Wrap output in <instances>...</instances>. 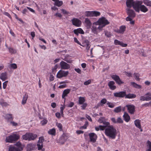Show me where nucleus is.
<instances>
[{"label": "nucleus", "mask_w": 151, "mask_h": 151, "mask_svg": "<svg viewBox=\"0 0 151 151\" xmlns=\"http://www.w3.org/2000/svg\"><path fill=\"white\" fill-rule=\"evenodd\" d=\"M105 133L109 137L115 139L117 134L116 130L112 126H109L105 129Z\"/></svg>", "instance_id": "nucleus-1"}, {"label": "nucleus", "mask_w": 151, "mask_h": 151, "mask_svg": "<svg viewBox=\"0 0 151 151\" xmlns=\"http://www.w3.org/2000/svg\"><path fill=\"white\" fill-rule=\"evenodd\" d=\"M142 2L140 1L136 3L135 7L136 11L139 13L140 11L144 13H145L148 11V8L145 5H142Z\"/></svg>", "instance_id": "nucleus-2"}, {"label": "nucleus", "mask_w": 151, "mask_h": 151, "mask_svg": "<svg viewBox=\"0 0 151 151\" xmlns=\"http://www.w3.org/2000/svg\"><path fill=\"white\" fill-rule=\"evenodd\" d=\"M96 23H98L99 25L98 29L100 30H101L103 27L109 24V22L105 18L102 17L99 18L96 22Z\"/></svg>", "instance_id": "nucleus-3"}, {"label": "nucleus", "mask_w": 151, "mask_h": 151, "mask_svg": "<svg viewBox=\"0 0 151 151\" xmlns=\"http://www.w3.org/2000/svg\"><path fill=\"white\" fill-rule=\"evenodd\" d=\"M15 145L17 147L11 146L9 147L8 151H21L22 150L23 146L20 142H17Z\"/></svg>", "instance_id": "nucleus-4"}, {"label": "nucleus", "mask_w": 151, "mask_h": 151, "mask_svg": "<svg viewBox=\"0 0 151 151\" xmlns=\"http://www.w3.org/2000/svg\"><path fill=\"white\" fill-rule=\"evenodd\" d=\"M19 138V136L18 134H13L7 137L6 139V142L12 143L17 141Z\"/></svg>", "instance_id": "nucleus-5"}, {"label": "nucleus", "mask_w": 151, "mask_h": 151, "mask_svg": "<svg viewBox=\"0 0 151 151\" xmlns=\"http://www.w3.org/2000/svg\"><path fill=\"white\" fill-rule=\"evenodd\" d=\"M44 141V138L43 137H40L39 138V140L37 144L38 150L42 151H45V149L43 148V142Z\"/></svg>", "instance_id": "nucleus-6"}, {"label": "nucleus", "mask_w": 151, "mask_h": 151, "mask_svg": "<svg viewBox=\"0 0 151 151\" xmlns=\"http://www.w3.org/2000/svg\"><path fill=\"white\" fill-rule=\"evenodd\" d=\"M139 1H134L133 0H127L126 2L127 6L129 9L132 6L135 10V4L136 3L138 2Z\"/></svg>", "instance_id": "nucleus-7"}, {"label": "nucleus", "mask_w": 151, "mask_h": 151, "mask_svg": "<svg viewBox=\"0 0 151 151\" xmlns=\"http://www.w3.org/2000/svg\"><path fill=\"white\" fill-rule=\"evenodd\" d=\"M111 78L115 81L116 83L118 85H120L124 83V82L122 81L119 76L116 75H112L111 76Z\"/></svg>", "instance_id": "nucleus-8"}, {"label": "nucleus", "mask_w": 151, "mask_h": 151, "mask_svg": "<svg viewBox=\"0 0 151 151\" xmlns=\"http://www.w3.org/2000/svg\"><path fill=\"white\" fill-rule=\"evenodd\" d=\"M111 78L115 81L116 83L118 85H120L124 83V82L122 81L119 76L116 75H112L111 76Z\"/></svg>", "instance_id": "nucleus-9"}, {"label": "nucleus", "mask_w": 151, "mask_h": 151, "mask_svg": "<svg viewBox=\"0 0 151 151\" xmlns=\"http://www.w3.org/2000/svg\"><path fill=\"white\" fill-rule=\"evenodd\" d=\"M68 71H65L60 70L57 73V77L60 78L63 77H66L68 74Z\"/></svg>", "instance_id": "nucleus-10"}, {"label": "nucleus", "mask_w": 151, "mask_h": 151, "mask_svg": "<svg viewBox=\"0 0 151 151\" xmlns=\"http://www.w3.org/2000/svg\"><path fill=\"white\" fill-rule=\"evenodd\" d=\"M126 107L127 108L128 112L131 114H134L135 112V107L132 104L127 105Z\"/></svg>", "instance_id": "nucleus-11"}, {"label": "nucleus", "mask_w": 151, "mask_h": 151, "mask_svg": "<svg viewBox=\"0 0 151 151\" xmlns=\"http://www.w3.org/2000/svg\"><path fill=\"white\" fill-rule=\"evenodd\" d=\"M72 24L73 25L77 27L80 26L81 24V21L78 19L74 18L71 20Z\"/></svg>", "instance_id": "nucleus-12"}, {"label": "nucleus", "mask_w": 151, "mask_h": 151, "mask_svg": "<svg viewBox=\"0 0 151 151\" xmlns=\"http://www.w3.org/2000/svg\"><path fill=\"white\" fill-rule=\"evenodd\" d=\"M60 65L61 69H68L70 67V65L69 64L63 61H62L60 63Z\"/></svg>", "instance_id": "nucleus-13"}, {"label": "nucleus", "mask_w": 151, "mask_h": 151, "mask_svg": "<svg viewBox=\"0 0 151 151\" xmlns=\"http://www.w3.org/2000/svg\"><path fill=\"white\" fill-rule=\"evenodd\" d=\"M90 140L91 142L94 143L96 141L97 138L96 135L94 133H89V134Z\"/></svg>", "instance_id": "nucleus-14"}, {"label": "nucleus", "mask_w": 151, "mask_h": 151, "mask_svg": "<svg viewBox=\"0 0 151 151\" xmlns=\"http://www.w3.org/2000/svg\"><path fill=\"white\" fill-rule=\"evenodd\" d=\"M114 96L115 97L123 98L126 95V91H120L114 93Z\"/></svg>", "instance_id": "nucleus-15"}, {"label": "nucleus", "mask_w": 151, "mask_h": 151, "mask_svg": "<svg viewBox=\"0 0 151 151\" xmlns=\"http://www.w3.org/2000/svg\"><path fill=\"white\" fill-rule=\"evenodd\" d=\"M126 10L127 11V14L129 17L132 18H133L135 17V14L133 10H131L129 8H127Z\"/></svg>", "instance_id": "nucleus-16"}, {"label": "nucleus", "mask_w": 151, "mask_h": 151, "mask_svg": "<svg viewBox=\"0 0 151 151\" xmlns=\"http://www.w3.org/2000/svg\"><path fill=\"white\" fill-rule=\"evenodd\" d=\"M67 139V137L65 134H63L61 136L59 139V142L62 144H63Z\"/></svg>", "instance_id": "nucleus-17"}, {"label": "nucleus", "mask_w": 151, "mask_h": 151, "mask_svg": "<svg viewBox=\"0 0 151 151\" xmlns=\"http://www.w3.org/2000/svg\"><path fill=\"white\" fill-rule=\"evenodd\" d=\"M114 44L116 45H120L121 46L125 47L127 46V44H124L122 42H121L117 40H115L114 41Z\"/></svg>", "instance_id": "nucleus-18"}, {"label": "nucleus", "mask_w": 151, "mask_h": 151, "mask_svg": "<svg viewBox=\"0 0 151 151\" xmlns=\"http://www.w3.org/2000/svg\"><path fill=\"white\" fill-rule=\"evenodd\" d=\"M115 84V83L113 81H110L108 83V86L111 90H114L116 88V87L114 85Z\"/></svg>", "instance_id": "nucleus-19"}, {"label": "nucleus", "mask_w": 151, "mask_h": 151, "mask_svg": "<svg viewBox=\"0 0 151 151\" xmlns=\"http://www.w3.org/2000/svg\"><path fill=\"white\" fill-rule=\"evenodd\" d=\"M84 22L86 25V26L87 28H90L91 27L92 23L90 19L88 18H86Z\"/></svg>", "instance_id": "nucleus-20"}, {"label": "nucleus", "mask_w": 151, "mask_h": 151, "mask_svg": "<svg viewBox=\"0 0 151 151\" xmlns=\"http://www.w3.org/2000/svg\"><path fill=\"white\" fill-rule=\"evenodd\" d=\"M37 137V135L33 133H29V141L34 140Z\"/></svg>", "instance_id": "nucleus-21"}, {"label": "nucleus", "mask_w": 151, "mask_h": 151, "mask_svg": "<svg viewBox=\"0 0 151 151\" xmlns=\"http://www.w3.org/2000/svg\"><path fill=\"white\" fill-rule=\"evenodd\" d=\"M70 91L71 90L70 89H67L64 90L62 94V98L65 100V97L67 96V95L70 93Z\"/></svg>", "instance_id": "nucleus-22"}, {"label": "nucleus", "mask_w": 151, "mask_h": 151, "mask_svg": "<svg viewBox=\"0 0 151 151\" xmlns=\"http://www.w3.org/2000/svg\"><path fill=\"white\" fill-rule=\"evenodd\" d=\"M74 33L77 35H78V34H84V32L81 28H79L77 29H75L73 30Z\"/></svg>", "instance_id": "nucleus-23"}, {"label": "nucleus", "mask_w": 151, "mask_h": 151, "mask_svg": "<svg viewBox=\"0 0 151 151\" xmlns=\"http://www.w3.org/2000/svg\"><path fill=\"white\" fill-rule=\"evenodd\" d=\"M4 117L7 120L8 122H9L11 121H12L13 119V118L12 116V114H6L4 116Z\"/></svg>", "instance_id": "nucleus-24"}, {"label": "nucleus", "mask_w": 151, "mask_h": 151, "mask_svg": "<svg viewBox=\"0 0 151 151\" xmlns=\"http://www.w3.org/2000/svg\"><path fill=\"white\" fill-rule=\"evenodd\" d=\"M124 120L127 122H128L130 119V117L128 113L125 112L123 116Z\"/></svg>", "instance_id": "nucleus-25"}, {"label": "nucleus", "mask_w": 151, "mask_h": 151, "mask_svg": "<svg viewBox=\"0 0 151 151\" xmlns=\"http://www.w3.org/2000/svg\"><path fill=\"white\" fill-rule=\"evenodd\" d=\"M134 123L135 125L139 129H141L140 120L139 119H136L134 121Z\"/></svg>", "instance_id": "nucleus-26"}, {"label": "nucleus", "mask_w": 151, "mask_h": 151, "mask_svg": "<svg viewBox=\"0 0 151 151\" xmlns=\"http://www.w3.org/2000/svg\"><path fill=\"white\" fill-rule=\"evenodd\" d=\"M136 97V95L130 93L127 94H126V95L125 96V98L127 99H133L135 98Z\"/></svg>", "instance_id": "nucleus-27"}, {"label": "nucleus", "mask_w": 151, "mask_h": 151, "mask_svg": "<svg viewBox=\"0 0 151 151\" xmlns=\"http://www.w3.org/2000/svg\"><path fill=\"white\" fill-rule=\"evenodd\" d=\"M126 27L124 26H121L120 27L119 30L117 31V32L118 33L123 34L125 30Z\"/></svg>", "instance_id": "nucleus-28"}, {"label": "nucleus", "mask_w": 151, "mask_h": 151, "mask_svg": "<svg viewBox=\"0 0 151 151\" xmlns=\"http://www.w3.org/2000/svg\"><path fill=\"white\" fill-rule=\"evenodd\" d=\"M54 2V5L58 7L61 6L63 4V2L61 1H59V0H57Z\"/></svg>", "instance_id": "nucleus-29"}, {"label": "nucleus", "mask_w": 151, "mask_h": 151, "mask_svg": "<svg viewBox=\"0 0 151 151\" xmlns=\"http://www.w3.org/2000/svg\"><path fill=\"white\" fill-rule=\"evenodd\" d=\"M0 78L3 81L7 79L6 73L5 72L1 73L0 76Z\"/></svg>", "instance_id": "nucleus-30"}, {"label": "nucleus", "mask_w": 151, "mask_h": 151, "mask_svg": "<svg viewBox=\"0 0 151 151\" xmlns=\"http://www.w3.org/2000/svg\"><path fill=\"white\" fill-rule=\"evenodd\" d=\"M85 15L87 17H93V11H87L85 12Z\"/></svg>", "instance_id": "nucleus-31"}, {"label": "nucleus", "mask_w": 151, "mask_h": 151, "mask_svg": "<svg viewBox=\"0 0 151 151\" xmlns=\"http://www.w3.org/2000/svg\"><path fill=\"white\" fill-rule=\"evenodd\" d=\"M8 68L10 69H16L17 68V66L16 64L15 63H12L10 64L8 66Z\"/></svg>", "instance_id": "nucleus-32"}, {"label": "nucleus", "mask_w": 151, "mask_h": 151, "mask_svg": "<svg viewBox=\"0 0 151 151\" xmlns=\"http://www.w3.org/2000/svg\"><path fill=\"white\" fill-rule=\"evenodd\" d=\"M0 104L3 107L6 106L8 105V104L2 99H0Z\"/></svg>", "instance_id": "nucleus-33"}, {"label": "nucleus", "mask_w": 151, "mask_h": 151, "mask_svg": "<svg viewBox=\"0 0 151 151\" xmlns=\"http://www.w3.org/2000/svg\"><path fill=\"white\" fill-rule=\"evenodd\" d=\"M131 84L133 86L137 88H142L141 86L138 85L134 82H131Z\"/></svg>", "instance_id": "nucleus-34"}, {"label": "nucleus", "mask_w": 151, "mask_h": 151, "mask_svg": "<svg viewBox=\"0 0 151 151\" xmlns=\"http://www.w3.org/2000/svg\"><path fill=\"white\" fill-rule=\"evenodd\" d=\"M36 145L34 144H29V150H35V148Z\"/></svg>", "instance_id": "nucleus-35"}, {"label": "nucleus", "mask_w": 151, "mask_h": 151, "mask_svg": "<svg viewBox=\"0 0 151 151\" xmlns=\"http://www.w3.org/2000/svg\"><path fill=\"white\" fill-rule=\"evenodd\" d=\"M122 107L121 106H119L115 108L114 110V111L115 113H119L122 111Z\"/></svg>", "instance_id": "nucleus-36"}, {"label": "nucleus", "mask_w": 151, "mask_h": 151, "mask_svg": "<svg viewBox=\"0 0 151 151\" xmlns=\"http://www.w3.org/2000/svg\"><path fill=\"white\" fill-rule=\"evenodd\" d=\"M89 43H90L89 41L88 40H85L83 41L82 44H81V45H80L83 47H85L87 45H88Z\"/></svg>", "instance_id": "nucleus-37"}, {"label": "nucleus", "mask_w": 151, "mask_h": 151, "mask_svg": "<svg viewBox=\"0 0 151 151\" xmlns=\"http://www.w3.org/2000/svg\"><path fill=\"white\" fill-rule=\"evenodd\" d=\"M143 3L145 4L147 6H151V1L149 0H144Z\"/></svg>", "instance_id": "nucleus-38"}, {"label": "nucleus", "mask_w": 151, "mask_h": 151, "mask_svg": "<svg viewBox=\"0 0 151 151\" xmlns=\"http://www.w3.org/2000/svg\"><path fill=\"white\" fill-rule=\"evenodd\" d=\"M27 98L28 95H27L25 94L23 97V99L22 102V104H24L26 103Z\"/></svg>", "instance_id": "nucleus-39"}, {"label": "nucleus", "mask_w": 151, "mask_h": 151, "mask_svg": "<svg viewBox=\"0 0 151 151\" xmlns=\"http://www.w3.org/2000/svg\"><path fill=\"white\" fill-rule=\"evenodd\" d=\"M101 13L99 12L96 11H93V17H97L99 16Z\"/></svg>", "instance_id": "nucleus-40"}, {"label": "nucleus", "mask_w": 151, "mask_h": 151, "mask_svg": "<svg viewBox=\"0 0 151 151\" xmlns=\"http://www.w3.org/2000/svg\"><path fill=\"white\" fill-rule=\"evenodd\" d=\"M48 133L50 134L55 135V130L54 128L50 129L48 131Z\"/></svg>", "instance_id": "nucleus-41"}, {"label": "nucleus", "mask_w": 151, "mask_h": 151, "mask_svg": "<svg viewBox=\"0 0 151 151\" xmlns=\"http://www.w3.org/2000/svg\"><path fill=\"white\" fill-rule=\"evenodd\" d=\"M95 129L97 131H99V129L101 130H103L105 129V127L99 125L98 127H96Z\"/></svg>", "instance_id": "nucleus-42"}, {"label": "nucleus", "mask_w": 151, "mask_h": 151, "mask_svg": "<svg viewBox=\"0 0 151 151\" xmlns=\"http://www.w3.org/2000/svg\"><path fill=\"white\" fill-rule=\"evenodd\" d=\"M145 96H146L147 101L151 100V93L148 92L145 94Z\"/></svg>", "instance_id": "nucleus-43"}, {"label": "nucleus", "mask_w": 151, "mask_h": 151, "mask_svg": "<svg viewBox=\"0 0 151 151\" xmlns=\"http://www.w3.org/2000/svg\"><path fill=\"white\" fill-rule=\"evenodd\" d=\"M85 101L84 97H80L79 99V103L80 104H82Z\"/></svg>", "instance_id": "nucleus-44"}, {"label": "nucleus", "mask_w": 151, "mask_h": 151, "mask_svg": "<svg viewBox=\"0 0 151 151\" xmlns=\"http://www.w3.org/2000/svg\"><path fill=\"white\" fill-rule=\"evenodd\" d=\"M106 104L108 105L109 107L111 108H113L115 106V104L114 103L111 102H107Z\"/></svg>", "instance_id": "nucleus-45"}, {"label": "nucleus", "mask_w": 151, "mask_h": 151, "mask_svg": "<svg viewBox=\"0 0 151 151\" xmlns=\"http://www.w3.org/2000/svg\"><path fill=\"white\" fill-rule=\"evenodd\" d=\"M97 28L96 27H95L94 26H93L92 27V28H91V30H92V32L93 33H94V34H97Z\"/></svg>", "instance_id": "nucleus-46"}, {"label": "nucleus", "mask_w": 151, "mask_h": 151, "mask_svg": "<svg viewBox=\"0 0 151 151\" xmlns=\"http://www.w3.org/2000/svg\"><path fill=\"white\" fill-rule=\"evenodd\" d=\"M48 121L45 119H43V120L41 122V124L42 126L45 125L47 124Z\"/></svg>", "instance_id": "nucleus-47"}, {"label": "nucleus", "mask_w": 151, "mask_h": 151, "mask_svg": "<svg viewBox=\"0 0 151 151\" xmlns=\"http://www.w3.org/2000/svg\"><path fill=\"white\" fill-rule=\"evenodd\" d=\"M56 125L60 131L62 130V125L61 123L57 122L56 123Z\"/></svg>", "instance_id": "nucleus-48"}, {"label": "nucleus", "mask_w": 151, "mask_h": 151, "mask_svg": "<svg viewBox=\"0 0 151 151\" xmlns=\"http://www.w3.org/2000/svg\"><path fill=\"white\" fill-rule=\"evenodd\" d=\"M105 120V119L104 117H101L98 120V122L100 123H102Z\"/></svg>", "instance_id": "nucleus-49"}, {"label": "nucleus", "mask_w": 151, "mask_h": 151, "mask_svg": "<svg viewBox=\"0 0 151 151\" xmlns=\"http://www.w3.org/2000/svg\"><path fill=\"white\" fill-rule=\"evenodd\" d=\"M139 74H138L137 73H134V76L135 79H136L137 81H139L140 80V78H139Z\"/></svg>", "instance_id": "nucleus-50"}, {"label": "nucleus", "mask_w": 151, "mask_h": 151, "mask_svg": "<svg viewBox=\"0 0 151 151\" xmlns=\"http://www.w3.org/2000/svg\"><path fill=\"white\" fill-rule=\"evenodd\" d=\"M147 143L148 146V148L146 151H151V142L148 140Z\"/></svg>", "instance_id": "nucleus-51"}, {"label": "nucleus", "mask_w": 151, "mask_h": 151, "mask_svg": "<svg viewBox=\"0 0 151 151\" xmlns=\"http://www.w3.org/2000/svg\"><path fill=\"white\" fill-rule=\"evenodd\" d=\"M22 137L23 139L27 140L28 139V133H27L25 134L22 136Z\"/></svg>", "instance_id": "nucleus-52"}, {"label": "nucleus", "mask_w": 151, "mask_h": 151, "mask_svg": "<svg viewBox=\"0 0 151 151\" xmlns=\"http://www.w3.org/2000/svg\"><path fill=\"white\" fill-rule=\"evenodd\" d=\"M104 125V126H104L105 127V129H106L105 128L106 127H108L110 125V123L108 122H106V121L105 120L103 122V123H102Z\"/></svg>", "instance_id": "nucleus-53"}, {"label": "nucleus", "mask_w": 151, "mask_h": 151, "mask_svg": "<svg viewBox=\"0 0 151 151\" xmlns=\"http://www.w3.org/2000/svg\"><path fill=\"white\" fill-rule=\"evenodd\" d=\"M100 103L102 104L101 106H102L103 104L107 103V100L105 98H103L101 100Z\"/></svg>", "instance_id": "nucleus-54"}, {"label": "nucleus", "mask_w": 151, "mask_h": 151, "mask_svg": "<svg viewBox=\"0 0 151 151\" xmlns=\"http://www.w3.org/2000/svg\"><path fill=\"white\" fill-rule=\"evenodd\" d=\"M105 35L107 37H109L111 36V34L110 32L107 31H104Z\"/></svg>", "instance_id": "nucleus-55"}, {"label": "nucleus", "mask_w": 151, "mask_h": 151, "mask_svg": "<svg viewBox=\"0 0 151 151\" xmlns=\"http://www.w3.org/2000/svg\"><path fill=\"white\" fill-rule=\"evenodd\" d=\"M140 100L141 101H147L146 96H141L140 97Z\"/></svg>", "instance_id": "nucleus-56"}, {"label": "nucleus", "mask_w": 151, "mask_h": 151, "mask_svg": "<svg viewBox=\"0 0 151 151\" xmlns=\"http://www.w3.org/2000/svg\"><path fill=\"white\" fill-rule=\"evenodd\" d=\"M91 83V80L89 79L87 80V81H86L84 83V84L85 85H88L89 84H90Z\"/></svg>", "instance_id": "nucleus-57"}, {"label": "nucleus", "mask_w": 151, "mask_h": 151, "mask_svg": "<svg viewBox=\"0 0 151 151\" xmlns=\"http://www.w3.org/2000/svg\"><path fill=\"white\" fill-rule=\"evenodd\" d=\"M9 52L11 53H15L16 52V51L11 48H9Z\"/></svg>", "instance_id": "nucleus-58"}, {"label": "nucleus", "mask_w": 151, "mask_h": 151, "mask_svg": "<svg viewBox=\"0 0 151 151\" xmlns=\"http://www.w3.org/2000/svg\"><path fill=\"white\" fill-rule=\"evenodd\" d=\"M61 11L64 14H69V12L65 9H61Z\"/></svg>", "instance_id": "nucleus-59"}, {"label": "nucleus", "mask_w": 151, "mask_h": 151, "mask_svg": "<svg viewBox=\"0 0 151 151\" xmlns=\"http://www.w3.org/2000/svg\"><path fill=\"white\" fill-rule=\"evenodd\" d=\"M11 121L9 123L10 124H12L13 126H16L18 124L14 122Z\"/></svg>", "instance_id": "nucleus-60"}, {"label": "nucleus", "mask_w": 151, "mask_h": 151, "mask_svg": "<svg viewBox=\"0 0 151 151\" xmlns=\"http://www.w3.org/2000/svg\"><path fill=\"white\" fill-rule=\"evenodd\" d=\"M123 121L120 117H118L116 121V123H123Z\"/></svg>", "instance_id": "nucleus-61"}, {"label": "nucleus", "mask_w": 151, "mask_h": 151, "mask_svg": "<svg viewBox=\"0 0 151 151\" xmlns=\"http://www.w3.org/2000/svg\"><path fill=\"white\" fill-rule=\"evenodd\" d=\"M125 74L127 76L129 77H131L132 76V74L131 73H129L128 72H125Z\"/></svg>", "instance_id": "nucleus-62"}, {"label": "nucleus", "mask_w": 151, "mask_h": 151, "mask_svg": "<svg viewBox=\"0 0 151 151\" xmlns=\"http://www.w3.org/2000/svg\"><path fill=\"white\" fill-rule=\"evenodd\" d=\"M88 125V122H86L84 125L82 127L84 129L86 128L87 127Z\"/></svg>", "instance_id": "nucleus-63"}, {"label": "nucleus", "mask_w": 151, "mask_h": 151, "mask_svg": "<svg viewBox=\"0 0 151 151\" xmlns=\"http://www.w3.org/2000/svg\"><path fill=\"white\" fill-rule=\"evenodd\" d=\"M74 105V103H73V102H71L70 103H69L67 105V106L68 107H72Z\"/></svg>", "instance_id": "nucleus-64"}]
</instances>
